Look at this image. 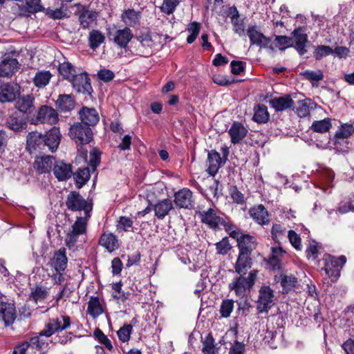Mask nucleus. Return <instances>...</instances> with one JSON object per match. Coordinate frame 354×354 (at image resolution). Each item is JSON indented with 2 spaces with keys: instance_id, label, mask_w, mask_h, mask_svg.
Returning <instances> with one entry per match:
<instances>
[{
  "instance_id": "38",
  "label": "nucleus",
  "mask_w": 354,
  "mask_h": 354,
  "mask_svg": "<svg viewBox=\"0 0 354 354\" xmlns=\"http://www.w3.org/2000/svg\"><path fill=\"white\" fill-rule=\"evenodd\" d=\"M97 17V12L92 10H85L80 12L79 15V21L84 29H88L92 26L93 24H95Z\"/></svg>"
},
{
  "instance_id": "39",
  "label": "nucleus",
  "mask_w": 354,
  "mask_h": 354,
  "mask_svg": "<svg viewBox=\"0 0 354 354\" xmlns=\"http://www.w3.org/2000/svg\"><path fill=\"white\" fill-rule=\"evenodd\" d=\"M88 313L96 319L104 313L103 306L97 297H91L88 302Z\"/></svg>"
},
{
  "instance_id": "18",
  "label": "nucleus",
  "mask_w": 354,
  "mask_h": 354,
  "mask_svg": "<svg viewBox=\"0 0 354 354\" xmlns=\"http://www.w3.org/2000/svg\"><path fill=\"white\" fill-rule=\"evenodd\" d=\"M35 97L32 95H24L17 98L15 107L20 112L30 114L35 111Z\"/></svg>"
},
{
  "instance_id": "30",
  "label": "nucleus",
  "mask_w": 354,
  "mask_h": 354,
  "mask_svg": "<svg viewBox=\"0 0 354 354\" xmlns=\"http://www.w3.org/2000/svg\"><path fill=\"white\" fill-rule=\"evenodd\" d=\"M247 133L248 130L239 122H234L229 130L232 142L234 144L241 141L245 137Z\"/></svg>"
},
{
  "instance_id": "35",
  "label": "nucleus",
  "mask_w": 354,
  "mask_h": 354,
  "mask_svg": "<svg viewBox=\"0 0 354 354\" xmlns=\"http://www.w3.org/2000/svg\"><path fill=\"white\" fill-rule=\"evenodd\" d=\"M121 19L127 26L136 27L140 24V13L133 9H128L122 14Z\"/></svg>"
},
{
  "instance_id": "57",
  "label": "nucleus",
  "mask_w": 354,
  "mask_h": 354,
  "mask_svg": "<svg viewBox=\"0 0 354 354\" xmlns=\"http://www.w3.org/2000/svg\"><path fill=\"white\" fill-rule=\"evenodd\" d=\"M288 237L291 245L297 250L301 249V239L299 236L293 230H290Z\"/></svg>"
},
{
  "instance_id": "36",
  "label": "nucleus",
  "mask_w": 354,
  "mask_h": 354,
  "mask_svg": "<svg viewBox=\"0 0 354 354\" xmlns=\"http://www.w3.org/2000/svg\"><path fill=\"white\" fill-rule=\"evenodd\" d=\"M99 243L109 252H113L119 247L118 241L112 233H104L100 239Z\"/></svg>"
},
{
  "instance_id": "34",
  "label": "nucleus",
  "mask_w": 354,
  "mask_h": 354,
  "mask_svg": "<svg viewBox=\"0 0 354 354\" xmlns=\"http://www.w3.org/2000/svg\"><path fill=\"white\" fill-rule=\"evenodd\" d=\"M251 254L239 252V257L237 259L235 270L236 272L239 274H245L248 269L251 268Z\"/></svg>"
},
{
  "instance_id": "47",
  "label": "nucleus",
  "mask_w": 354,
  "mask_h": 354,
  "mask_svg": "<svg viewBox=\"0 0 354 354\" xmlns=\"http://www.w3.org/2000/svg\"><path fill=\"white\" fill-rule=\"evenodd\" d=\"M48 288L41 286H37L32 290L30 298L35 302L44 300L48 296Z\"/></svg>"
},
{
  "instance_id": "4",
  "label": "nucleus",
  "mask_w": 354,
  "mask_h": 354,
  "mask_svg": "<svg viewBox=\"0 0 354 354\" xmlns=\"http://www.w3.org/2000/svg\"><path fill=\"white\" fill-rule=\"evenodd\" d=\"M258 271L252 270L247 277H240L230 283V288L234 290L236 295L243 297L247 290H250L254 284Z\"/></svg>"
},
{
  "instance_id": "17",
  "label": "nucleus",
  "mask_w": 354,
  "mask_h": 354,
  "mask_svg": "<svg viewBox=\"0 0 354 354\" xmlns=\"http://www.w3.org/2000/svg\"><path fill=\"white\" fill-rule=\"evenodd\" d=\"M67 263L68 259L64 248H61L55 251L50 259V265L56 272L64 271L67 268Z\"/></svg>"
},
{
  "instance_id": "41",
  "label": "nucleus",
  "mask_w": 354,
  "mask_h": 354,
  "mask_svg": "<svg viewBox=\"0 0 354 354\" xmlns=\"http://www.w3.org/2000/svg\"><path fill=\"white\" fill-rule=\"evenodd\" d=\"M53 75L49 71H39L36 73L32 82L39 88H44L49 82Z\"/></svg>"
},
{
  "instance_id": "13",
  "label": "nucleus",
  "mask_w": 354,
  "mask_h": 354,
  "mask_svg": "<svg viewBox=\"0 0 354 354\" xmlns=\"http://www.w3.org/2000/svg\"><path fill=\"white\" fill-rule=\"evenodd\" d=\"M175 205L179 208L192 209L194 207L192 192L187 188H183L174 194Z\"/></svg>"
},
{
  "instance_id": "26",
  "label": "nucleus",
  "mask_w": 354,
  "mask_h": 354,
  "mask_svg": "<svg viewBox=\"0 0 354 354\" xmlns=\"http://www.w3.org/2000/svg\"><path fill=\"white\" fill-rule=\"evenodd\" d=\"M155 216L159 219H163L173 209L171 200L166 198L159 201L153 206Z\"/></svg>"
},
{
  "instance_id": "58",
  "label": "nucleus",
  "mask_w": 354,
  "mask_h": 354,
  "mask_svg": "<svg viewBox=\"0 0 354 354\" xmlns=\"http://www.w3.org/2000/svg\"><path fill=\"white\" fill-rule=\"evenodd\" d=\"M46 15L53 19H60L66 17V12L62 8L55 10L47 9L46 12Z\"/></svg>"
},
{
  "instance_id": "7",
  "label": "nucleus",
  "mask_w": 354,
  "mask_h": 354,
  "mask_svg": "<svg viewBox=\"0 0 354 354\" xmlns=\"http://www.w3.org/2000/svg\"><path fill=\"white\" fill-rule=\"evenodd\" d=\"M107 36L109 40L113 41L117 46L125 48L133 38V35L129 28L124 27L122 29L115 30L108 29Z\"/></svg>"
},
{
  "instance_id": "24",
  "label": "nucleus",
  "mask_w": 354,
  "mask_h": 354,
  "mask_svg": "<svg viewBox=\"0 0 354 354\" xmlns=\"http://www.w3.org/2000/svg\"><path fill=\"white\" fill-rule=\"evenodd\" d=\"M16 318L15 308L12 304L0 303V319L6 326L12 324Z\"/></svg>"
},
{
  "instance_id": "62",
  "label": "nucleus",
  "mask_w": 354,
  "mask_h": 354,
  "mask_svg": "<svg viewBox=\"0 0 354 354\" xmlns=\"http://www.w3.org/2000/svg\"><path fill=\"white\" fill-rule=\"evenodd\" d=\"M234 308V302L232 300L223 301V317H227L230 316Z\"/></svg>"
},
{
  "instance_id": "28",
  "label": "nucleus",
  "mask_w": 354,
  "mask_h": 354,
  "mask_svg": "<svg viewBox=\"0 0 354 354\" xmlns=\"http://www.w3.org/2000/svg\"><path fill=\"white\" fill-rule=\"evenodd\" d=\"M208 167L207 172L211 176H214L221 167V158L220 154L216 151L212 150L208 152L207 156Z\"/></svg>"
},
{
  "instance_id": "5",
  "label": "nucleus",
  "mask_w": 354,
  "mask_h": 354,
  "mask_svg": "<svg viewBox=\"0 0 354 354\" xmlns=\"http://www.w3.org/2000/svg\"><path fill=\"white\" fill-rule=\"evenodd\" d=\"M39 335L30 338L28 341L24 342L15 348L12 354H24L26 351L29 350H32L34 353L35 352L34 350L45 353L48 344Z\"/></svg>"
},
{
  "instance_id": "15",
  "label": "nucleus",
  "mask_w": 354,
  "mask_h": 354,
  "mask_svg": "<svg viewBox=\"0 0 354 354\" xmlns=\"http://www.w3.org/2000/svg\"><path fill=\"white\" fill-rule=\"evenodd\" d=\"M247 35L251 45L266 48L270 42V39L264 36L257 26H249L247 29Z\"/></svg>"
},
{
  "instance_id": "29",
  "label": "nucleus",
  "mask_w": 354,
  "mask_h": 354,
  "mask_svg": "<svg viewBox=\"0 0 354 354\" xmlns=\"http://www.w3.org/2000/svg\"><path fill=\"white\" fill-rule=\"evenodd\" d=\"M354 133V127L352 124L344 123L338 127L333 138L334 145H336L339 142V140L348 138Z\"/></svg>"
},
{
  "instance_id": "21",
  "label": "nucleus",
  "mask_w": 354,
  "mask_h": 354,
  "mask_svg": "<svg viewBox=\"0 0 354 354\" xmlns=\"http://www.w3.org/2000/svg\"><path fill=\"white\" fill-rule=\"evenodd\" d=\"M274 280L276 282L280 283L283 293H288L292 290H295L298 283L297 279L295 276L286 273H281L279 275H276Z\"/></svg>"
},
{
  "instance_id": "3",
  "label": "nucleus",
  "mask_w": 354,
  "mask_h": 354,
  "mask_svg": "<svg viewBox=\"0 0 354 354\" xmlns=\"http://www.w3.org/2000/svg\"><path fill=\"white\" fill-rule=\"evenodd\" d=\"M69 136L76 144L85 145L92 140L93 132L88 126L77 122L71 127Z\"/></svg>"
},
{
  "instance_id": "9",
  "label": "nucleus",
  "mask_w": 354,
  "mask_h": 354,
  "mask_svg": "<svg viewBox=\"0 0 354 354\" xmlns=\"http://www.w3.org/2000/svg\"><path fill=\"white\" fill-rule=\"evenodd\" d=\"M21 87L14 82L0 85V102H12L20 95Z\"/></svg>"
},
{
  "instance_id": "33",
  "label": "nucleus",
  "mask_w": 354,
  "mask_h": 354,
  "mask_svg": "<svg viewBox=\"0 0 354 354\" xmlns=\"http://www.w3.org/2000/svg\"><path fill=\"white\" fill-rule=\"evenodd\" d=\"M250 214L260 225H265L269 221L268 212L262 205L251 208Z\"/></svg>"
},
{
  "instance_id": "27",
  "label": "nucleus",
  "mask_w": 354,
  "mask_h": 354,
  "mask_svg": "<svg viewBox=\"0 0 354 354\" xmlns=\"http://www.w3.org/2000/svg\"><path fill=\"white\" fill-rule=\"evenodd\" d=\"M44 8L41 4V0H26L20 6L21 15H28L43 11Z\"/></svg>"
},
{
  "instance_id": "50",
  "label": "nucleus",
  "mask_w": 354,
  "mask_h": 354,
  "mask_svg": "<svg viewBox=\"0 0 354 354\" xmlns=\"http://www.w3.org/2000/svg\"><path fill=\"white\" fill-rule=\"evenodd\" d=\"M333 53V50L328 46L320 45L315 47L313 56L317 60H319Z\"/></svg>"
},
{
  "instance_id": "11",
  "label": "nucleus",
  "mask_w": 354,
  "mask_h": 354,
  "mask_svg": "<svg viewBox=\"0 0 354 354\" xmlns=\"http://www.w3.org/2000/svg\"><path fill=\"white\" fill-rule=\"evenodd\" d=\"M20 64L17 59L5 56L0 62V77H11L19 69Z\"/></svg>"
},
{
  "instance_id": "10",
  "label": "nucleus",
  "mask_w": 354,
  "mask_h": 354,
  "mask_svg": "<svg viewBox=\"0 0 354 354\" xmlns=\"http://www.w3.org/2000/svg\"><path fill=\"white\" fill-rule=\"evenodd\" d=\"M274 297V292L269 286H262L259 290V295L257 301V309L259 312H268L273 305Z\"/></svg>"
},
{
  "instance_id": "6",
  "label": "nucleus",
  "mask_w": 354,
  "mask_h": 354,
  "mask_svg": "<svg viewBox=\"0 0 354 354\" xmlns=\"http://www.w3.org/2000/svg\"><path fill=\"white\" fill-rule=\"evenodd\" d=\"M324 270L326 275L335 281L340 275V270L345 264L346 259L344 256L339 258H335L332 256H327L325 258Z\"/></svg>"
},
{
  "instance_id": "40",
  "label": "nucleus",
  "mask_w": 354,
  "mask_h": 354,
  "mask_svg": "<svg viewBox=\"0 0 354 354\" xmlns=\"http://www.w3.org/2000/svg\"><path fill=\"white\" fill-rule=\"evenodd\" d=\"M56 104L60 111L67 112L74 109L75 100L71 95H60Z\"/></svg>"
},
{
  "instance_id": "59",
  "label": "nucleus",
  "mask_w": 354,
  "mask_h": 354,
  "mask_svg": "<svg viewBox=\"0 0 354 354\" xmlns=\"http://www.w3.org/2000/svg\"><path fill=\"white\" fill-rule=\"evenodd\" d=\"M286 232V229L280 224H274L272 227V236L274 240L279 241Z\"/></svg>"
},
{
  "instance_id": "25",
  "label": "nucleus",
  "mask_w": 354,
  "mask_h": 354,
  "mask_svg": "<svg viewBox=\"0 0 354 354\" xmlns=\"http://www.w3.org/2000/svg\"><path fill=\"white\" fill-rule=\"evenodd\" d=\"M53 174L59 180H66L73 174L72 167L63 161L56 162L53 167Z\"/></svg>"
},
{
  "instance_id": "55",
  "label": "nucleus",
  "mask_w": 354,
  "mask_h": 354,
  "mask_svg": "<svg viewBox=\"0 0 354 354\" xmlns=\"http://www.w3.org/2000/svg\"><path fill=\"white\" fill-rule=\"evenodd\" d=\"M133 221L127 216H121L117 224V230L119 231L128 232L132 227Z\"/></svg>"
},
{
  "instance_id": "23",
  "label": "nucleus",
  "mask_w": 354,
  "mask_h": 354,
  "mask_svg": "<svg viewBox=\"0 0 354 354\" xmlns=\"http://www.w3.org/2000/svg\"><path fill=\"white\" fill-rule=\"evenodd\" d=\"M80 119L86 126H95L100 120V116L94 108L82 107L79 112Z\"/></svg>"
},
{
  "instance_id": "51",
  "label": "nucleus",
  "mask_w": 354,
  "mask_h": 354,
  "mask_svg": "<svg viewBox=\"0 0 354 354\" xmlns=\"http://www.w3.org/2000/svg\"><path fill=\"white\" fill-rule=\"evenodd\" d=\"M132 330L133 326L131 324H124L117 332L119 339L122 342H127L130 339Z\"/></svg>"
},
{
  "instance_id": "22",
  "label": "nucleus",
  "mask_w": 354,
  "mask_h": 354,
  "mask_svg": "<svg viewBox=\"0 0 354 354\" xmlns=\"http://www.w3.org/2000/svg\"><path fill=\"white\" fill-rule=\"evenodd\" d=\"M44 137L45 148L47 147L52 152L55 151L57 149L61 140L59 129L54 127Z\"/></svg>"
},
{
  "instance_id": "8",
  "label": "nucleus",
  "mask_w": 354,
  "mask_h": 354,
  "mask_svg": "<svg viewBox=\"0 0 354 354\" xmlns=\"http://www.w3.org/2000/svg\"><path fill=\"white\" fill-rule=\"evenodd\" d=\"M58 120V114L53 108L43 105L38 109L35 117L32 119V123L54 124Z\"/></svg>"
},
{
  "instance_id": "61",
  "label": "nucleus",
  "mask_w": 354,
  "mask_h": 354,
  "mask_svg": "<svg viewBox=\"0 0 354 354\" xmlns=\"http://www.w3.org/2000/svg\"><path fill=\"white\" fill-rule=\"evenodd\" d=\"M97 75L101 80L106 82L112 80L115 76L113 72L108 69H102L99 71Z\"/></svg>"
},
{
  "instance_id": "2",
  "label": "nucleus",
  "mask_w": 354,
  "mask_h": 354,
  "mask_svg": "<svg viewBox=\"0 0 354 354\" xmlns=\"http://www.w3.org/2000/svg\"><path fill=\"white\" fill-rule=\"evenodd\" d=\"M225 230L228 232L230 237L236 240L239 252L251 254V252L256 248V239L254 236L242 233L239 229L232 227L229 224L223 221Z\"/></svg>"
},
{
  "instance_id": "48",
  "label": "nucleus",
  "mask_w": 354,
  "mask_h": 354,
  "mask_svg": "<svg viewBox=\"0 0 354 354\" xmlns=\"http://www.w3.org/2000/svg\"><path fill=\"white\" fill-rule=\"evenodd\" d=\"M203 353L204 354H216L218 348L214 344V339L211 335H207L203 340Z\"/></svg>"
},
{
  "instance_id": "42",
  "label": "nucleus",
  "mask_w": 354,
  "mask_h": 354,
  "mask_svg": "<svg viewBox=\"0 0 354 354\" xmlns=\"http://www.w3.org/2000/svg\"><path fill=\"white\" fill-rule=\"evenodd\" d=\"M88 46L95 50L105 41L104 35L98 30H92L88 35Z\"/></svg>"
},
{
  "instance_id": "43",
  "label": "nucleus",
  "mask_w": 354,
  "mask_h": 354,
  "mask_svg": "<svg viewBox=\"0 0 354 354\" xmlns=\"http://www.w3.org/2000/svg\"><path fill=\"white\" fill-rule=\"evenodd\" d=\"M253 120L257 123H266L268 121L270 115L266 106L258 104L254 108Z\"/></svg>"
},
{
  "instance_id": "45",
  "label": "nucleus",
  "mask_w": 354,
  "mask_h": 354,
  "mask_svg": "<svg viewBox=\"0 0 354 354\" xmlns=\"http://www.w3.org/2000/svg\"><path fill=\"white\" fill-rule=\"evenodd\" d=\"M73 178L75 180L77 187H82L90 178V171L88 168L85 167L79 169L74 173Z\"/></svg>"
},
{
  "instance_id": "53",
  "label": "nucleus",
  "mask_w": 354,
  "mask_h": 354,
  "mask_svg": "<svg viewBox=\"0 0 354 354\" xmlns=\"http://www.w3.org/2000/svg\"><path fill=\"white\" fill-rule=\"evenodd\" d=\"M301 75L307 80L311 82H318L323 79L324 75L322 71H304Z\"/></svg>"
},
{
  "instance_id": "19",
  "label": "nucleus",
  "mask_w": 354,
  "mask_h": 354,
  "mask_svg": "<svg viewBox=\"0 0 354 354\" xmlns=\"http://www.w3.org/2000/svg\"><path fill=\"white\" fill-rule=\"evenodd\" d=\"M227 15L230 17L233 26L234 32L240 37L245 35L243 20L240 18L239 12L236 7L229 8Z\"/></svg>"
},
{
  "instance_id": "46",
  "label": "nucleus",
  "mask_w": 354,
  "mask_h": 354,
  "mask_svg": "<svg viewBox=\"0 0 354 354\" xmlns=\"http://www.w3.org/2000/svg\"><path fill=\"white\" fill-rule=\"evenodd\" d=\"M58 71L59 74L66 80L69 81L75 75V70L73 66L68 62H64L59 65Z\"/></svg>"
},
{
  "instance_id": "31",
  "label": "nucleus",
  "mask_w": 354,
  "mask_h": 354,
  "mask_svg": "<svg viewBox=\"0 0 354 354\" xmlns=\"http://www.w3.org/2000/svg\"><path fill=\"white\" fill-rule=\"evenodd\" d=\"M54 162V158L51 156L37 157L34 162V168L40 174L50 171Z\"/></svg>"
},
{
  "instance_id": "20",
  "label": "nucleus",
  "mask_w": 354,
  "mask_h": 354,
  "mask_svg": "<svg viewBox=\"0 0 354 354\" xmlns=\"http://www.w3.org/2000/svg\"><path fill=\"white\" fill-rule=\"evenodd\" d=\"M27 149L30 153L45 149L44 135L38 132L30 133L27 136Z\"/></svg>"
},
{
  "instance_id": "16",
  "label": "nucleus",
  "mask_w": 354,
  "mask_h": 354,
  "mask_svg": "<svg viewBox=\"0 0 354 354\" xmlns=\"http://www.w3.org/2000/svg\"><path fill=\"white\" fill-rule=\"evenodd\" d=\"M292 41L294 48L300 55L306 53V44L308 43V36L301 28L295 29L292 32Z\"/></svg>"
},
{
  "instance_id": "1",
  "label": "nucleus",
  "mask_w": 354,
  "mask_h": 354,
  "mask_svg": "<svg viewBox=\"0 0 354 354\" xmlns=\"http://www.w3.org/2000/svg\"><path fill=\"white\" fill-rule=\"evenodd\" d=\"M66 205L68 209L76 212H84V216H79L68 231L65 238V244L69 249L75 247L79 237L86 234L87 221L90 217L91 207L86 200L77 192H71L67 196Z\"/></svg>"
},
{
  "instance_id": "56",
  "label": "nucleus",
  "mask_w": 354,
  "mask_h": 354,
  "mask_svg": "<svg viewBox=\"0 0 354 354\" xmlns=\"http://www.w3.org/2000/svg\"><path fill=\"white\" fill-rule=\"evenodd\" d=\"M309 100H300L298 102V106L297 108V113L299 117L304 118L306 117L309 113V106H308Z\"/></svg>"
},
{
  "instance_id": "52",
  "label": "nucleus",
  "mask_w": 354,
  "mask_h": 354,
  "mask_svg": "<svg viewBox=\"0 0 354 354\" xmlns=\"http://www.w3.org/2000/svg\"><path fill=\"white\" fill-rule=\"evenodd\" d=\"M180 3V0H163L162 4L160 6L162 12L167 15L173 13Z\"/></svg>"
},
{
  "instance_id": "37",
  "label": "nucleus",
  "mask_w": 354,
  "mask_h": 354,
  "mask_svg": "<svg viewBox=\"0 0 354 354\" xmlns=\"http://www.w3.org/2000/svg\"><path fill=\"white\" fill-rule=\"evenodd\" d=\"M270 104L277 111H282L290 108L293 105V101L289 95H285L270 100Z\"/></svg>"
},
{
  "instance_id": "12",
  "label": "nucleus",
  "mask_w": 354,
  "mask_h": 354,
  "mask_svg": "<svg viewBox=\"0 0 354 354\" xmlns=\"http://www.w3.org/2000/svg\"><path fill=\"white\" fill-rule=\"evenodd\" d=\"M70 82L77 92L83 94L91 93L92 86L86 73L75 75Z\"/></svg>"
},
{
  "instance_id": "64",
  "label": "nucleus",
  "mask_w": 354,
  "mask_h": 354,
  "mask_svg": "<svg viewBox=\"0 0 354 354\" xmlns=\"http://www.w3.org/2000/svg\"><path fill=\"white\" fill-rule=\"evenodd\" d=\"M244 351V344L239 342H235L234 345L230 348L229 354H243Z\"/></svg>"
},
{
  "instance_id": "60",
  "label": "nucleus",
  "mask_w": 354,
  "mask_h": 354,
  "mask_svg": "<svg viewBox=\"0 0 354 354\" xmlns=\"http://www.w3.org/2000/svg\"><path fill=\"white\" fill-rule=\"evenodd\" d=\"M25 124L22 120H17L15 118H11L8 122L9 127L15 131H21L24 128Z\"/></svg>"
},
{
  "instance_id": "14",
  "label": "nucleus",
  "mask_w": 354,
  "mask_h": 354,
  "mask_svg": "<svg viewBox=\"0 0 354 354\" xmlns=\"http://www.w3.org/2000/svg\"><path fill=\"white\" fill-rule=\"evenodd\" d=\"M62 319L64 321V325L63 326H60L57 320H53V319H50L45 328L40 331V336H45L46 337H50L56 332L65 330L71 326V318L68 316L62 315Z\"/></svg>"
},
{
  "instance_id": "63",
  "label": "nucleus",
  "mask_w": 354,
  "mask_h": 354,
  "mask_svg": "<svg viewBox=\"0 0 354 354\" xmlns=\"http://www.w3.org/2000/svg\"><path fill=\"white\" fill-rule=\"evenodd\" d=\"M230 195L234 202L242 203L244 201L243 194H241L235 187H230Z\"/></svg>"
},
{
  "instance_id": "54",
  "label": "nucleus",
  "mask_w": 354,
  "mask_h": 354,
  "mask_svg": "<svg viewBox=\"0 0 354 354\" xmlns=\"http://www.w3.org/2000/svg\"><path fill=\"white\" fill-rule=\"evenodd\" d=\"M94 335L107 349L111 351L113 348L111 342L101 330L99 328L95 329L94 331Z\"/></svg>"
},
{
  "instance_id": "32",
  "label": "nucleus",
  "mask_w": 354,
  "mask_h": 354,
  "mask_svg": "<svg viewBox=\"0 0 354 354\" xmlns=\"http://www.w3.org/2000/svg\"><path fill=\"white\" fill-rule=\"evenodd\" d=\"M200 216L203 223L207 224L212 229L218 228L220 217L216 215L215 211L209 208L207 211L200 212Z\"/></svg>"
},
{
  "instance_id": "44",
  "label": "nucleus",
  "mask_w": 354,
  "mask_h": 354,
  "mask_svg": "<svg viewBox=\"0 0 354 354\" xmlns=\"http://www.w3.org/2000/svg\"><path fill=\"white\" fill-rule=\"evenodd\" d=\"M331 127V119L327 118L324 120L314 121L310 128L314 132L324 133L328 132Z\"/></svg>"
},
{
  "instance_id": "49",
  "label": "nucleus",
  "mask_w": 354,
  "mask_h": 354,
  "mask_svg": "<svg viewBox=\"0 0 354 354\" xmlns=\"http://www.w3.org/2000/svg\"><path fill=\"white\" fill-rule=\"evenodd\" d=\"M335 174L332 170L329 169H324L319 176L322 189H324L325 187L331 186Z\"/></svg>"
}]
</instances>
